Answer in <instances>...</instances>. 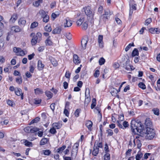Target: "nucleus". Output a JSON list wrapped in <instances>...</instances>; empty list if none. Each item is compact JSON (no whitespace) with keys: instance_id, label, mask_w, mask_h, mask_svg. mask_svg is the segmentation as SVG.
Masks as SVG:
<instances>
[{"instance_id":"f257e3e1","label":"nucleus","mask_w":160,"mask_h":160,"mask_svg":"<svg viewBox=\"0 0 160 160\" xmlns=\"http://www.w3.org/2000/svg\"><path fill=\"white\" fill-rule=\"evenodd\" d=\"M131 128L132 131L133 133H135L136 132L135 131L136 129L137 132H138L140 128H143V125L141 122H136L135 120H132L131 122Z\"/></svg>"},{"instance_id":"f03ea898","label":"nucleus","mask_w":160,"mask_h":160,"mask_svg":"<svg viewBox=\"0 0 160 160\" xmlns=\"http://www.w3.org/2000/svg\"><path fill=\"white\" fill-rule=\"evenodd\" d=\"M32 38L31 40V43L32 45H35L37 42H39L41 40L42 34L38 32L36 35L34 33H32L30 35Z\"/></svg>"},{"instance_id":"7ed1b4c3","label":"nucleus","mask_w":160,"mask_h":160,"mask_svg":"<svg viewBox=\"0 0 160 160\" xmlns=\"http://www.w3.org/2000/svg\"><path fill=\"white\" fill-rule=\"evenodd\" d=\"M146 139L151 140L153 139L155 135V133L154 129L150 128H146Z\"/></svg>"},{"instance_id":"20e7f679","label":"nucleus","mask_w":160,"mask_h":160,"mask_svg":"<svg viewBox=\"0 0 160 160\" xmlns=\"http://www.w3.org/2000/svg\"><path fill=\"white\" fill-rule=\"evenodd\" d=\"M79 144L78 143H75L73 147L71 153V156L72 157H76L78 150V147Z\"/></svg>"},{"instance_id":"39448f33","label":"nucleus","mask_w":160,"mask_h":160,"mask_svg":"<svg viewBox=\"0 0 160 160\" xmlns=\"http://www.w3.org/2000/svg\"><path fill=\"white\" fill-rule=\"evenodd\" d=\"M146 129L143 128H140L139 131L137 132L139 133V135L141 138V140H144L145 138L146 139Z\"/></svg>"},{"instance_id":"423d86ee","label":"nucleus","mask_w":160,"mask_h":160,"mask_svg":"<svg viewBox=\"0 0 160 160\" xmlns=\"http://www.w3.org/2000/svg\"><path fill=\"white\" fill-rule=\"evenodd\" d=\"M85 13L88 16L92 18L94 14L91 11V8L90 6H88L86 7L84 10Z\"/></svg>"},{"instance_id":"0eeeda50","label":"nucleus","mask_w":160,"mask_h":160,"mask_svg":"<svg viewBox=\"0 0 160 160\" xmlns=\"http://www.w3.org/2000/svg\"><path fill=\"white\" fill-rule=\"evenodd\" d=\"M85 17L83 16H81L78 19L77 21L76 22V23L77 26H81L83 22L84 21Z\"/></svg>"},{"instance_id":"6e6552de","label":"nucleus","mask_w":160,"mask_h":160,"mask_svg":"<svg viewBox=\"0 0 160 160\" xmlns=\"http://www.w3.org/2000/svg\"><path fill=\"white\" fill-rule=\"evenodd\" d=\"M15 92L17 96H19L21 95V99H23V93L20 88H16L15 89Z\"/></svg>"},{"instance_id":"1a4fd4ad","label":"nucleus","mask_w":160,"mask_h":160,"mask_svg":"<svg viewBox=\"0 0 160 160\" xmlns=\"http://www.w3.org/2000/svg\"><path fill=\"white\" fill-rule=\"evenodd\" d=\"M149 31L152 34H159L160 33V29L158 28H151L149 29Z\"/></svg>"},{"instance_id":"9d476101","label":"nucleus","mask_w":160,"mask_h":160,"mask_svg":"<svg viewBox=\"0 0 160 160\" xmlns=\"http://www.w3.org/2000/svg\"><path fill=\"white\" fill-rule=\"evenodd\" d=\"M109 18V17H107V16H106V15H105L103 14L101 15L100 16L99 22L101 23L102 22H105L108 20Z\"/></svg>"},{"instance_id":"9b49d317","label":"nucleus","mask_w":160,"mask_h":160,"mask_svg":"<svg viewBox=\"0 0 160 160\" xmlns=\"http://www.w3.org/2000/svg\"><path fill=\"white\" fill-rule=\"evenodd\" d=\"M72 25V22L71 20H69L68 18L65 19L64 24V27H69L71 26Z\"/></svg>"},{"instance_id":"f8f14e48","label":"nucleus","mask_w":160,"mask_h":160,"mask_svg":"<svg viewBox=\"0 0 160 160\" xmlns=\"http://www.w3.org/2000/svg\"><path fill=\"white\" fill-rule=\"evenodd\" d=\"M96 142H95L93 147V150L92 152V154L93 155L96 156L98 154L99 152V149L97 146H96Z\"/></svg>"},{"instance_id":"ddd939ff","label":"nucleus","mask_w":160,"mask_h":160,"mask_svg":"<svg viewBox=\"0 0 160 160\" xmlns=\"http://www.w3.org/2000/svg\"><path fill=\"white\" fill-rule=\"evenodd\" d=\"M103 36L100 35L98 36V41L99 44V47L102 48L103 47Z\"/></svg>"},{"instance_id":"4468645a","label":"nucleus","mask_w":160,"mask_h":160,"mask_svg":"<svg viewBox=\"0 0 160 160\" xmlns=\"http://www.w3.org/2000/svg\"><path fill=\"white\" fill-rule=\"evenodd\" d=\"M26 20L24 18H20L18 21V24L21 27H24L26 23Z\"/></svg>"},{"instance_id":"2eb2a0df","label":"nucleus","mask_w":160,"mask_h":160,"mask_svg":"<svg viewBox=\"0 0 160 160\" xmlns=\"http://www.w3.org/2000/svg\"><path fill=\"white\" fill-rule=\"evenodd\" d=\"M73 61L75 64H78L80 62V60L79 59V57L78 55L74 54L73 55Z\"/></svg>"},{"instance_id":"dca6fc26","label":"nucleus","mask_w":160,"mask_h":160,"mask_svg":"<svg viewBox=\"0 0 160 160\" xmlns=\"http://www.w3.org/2000/svg\"><path fill=\"white\" fill-rule=\"evenodd\" d=\"M88 39L87 38H83L82 40L81 45L82 48L85 49L86 48V45L88 42Z\"/></svg>"},{"instance_id":"f3484780","label":"nucleus","mask_w":160,"mask_h":160,"mask_svg":"<svg viewBox=\"0 0 160 160\" xmlns=\"http://www.w3.org/2000/svg\"><path fill=\"white\" fill-rule=\"evenodd\" d=\"M85 98L84 102V105H88L91 100L90 96L89 94L88 95V96H87L86 94V92H85Z\"/></svg>"},{"instance_id":"a211bd4d","label":"nucleus","mask_w":160,"mask_h":160,"mask_svg":"<svg viewBox=\"0 0 160 160\" xmlns=\"http://www.w3.org/2000/svg\"><path fill=\"white\" fill-rule=\"evenodd\" d=\"M145 123L147 126L146 128L150 127L152 125V122L150 121V118H147L145 121Z\"/></svg>"},{"instance_id":"6ab92c4d","label":"nucleus","mask_w":160,"mask_h":160,"mask_svg":"<svg viewBox=\"0 0 160 160\" xmlns=\"http://www.w3.org/2000/svg\"><path fill=\"white\" fill-rule=\"evenodd\" d=\"M11 30L12 31H13L15 32H18L21 31V29L18 26L12 27L11 28Z\"/></svg>"},{"instance_id":"aec40b11","label":"nucleus","mask_w":160,"mask_h":160,"mask_svg":"<svg viewBox=\"0 0 160 160\" xmlns=\"http://www.w3.org/2000/svg\"><path fill=\"white\" fill-rule=\"evenodd\" d=\"M61 27H57L53 30L52 33L54 34H58L61 32Z\"/></svg>"},{"instance_id":"412c9836","label":"nucleus","mask_w":160,"mask_h":160,"mask_svg":"<svg viewBox=\"0 0 160 160\" xmlns=\"http://www.w3.org/2000/svg\"><path fill=\"white\" fill-rule=\"evenodd\" d=\"M44 65L42 63V62L41 60H39L38 62V67L39 70H42L44 67Z\"/></svg>"},{"instance_id":"4be33fe9","label":"nucleus","mask_w":160,"mask_h":160,"mask_svg":"<svg viewBox=\"0 0 160 160\" xmlns=\"http://www.w3.org/2000/svg\"><path fill=\"white\" fill-rule=\"evenodd\" d=\"M18 16L17 14L14 13L12 16L11 18L10 19V22H14L17 19Z\"/></svg>"},{"instance_id":"5701e85b","label":"nucleus","mask_w":160,"mask_h":160,"mask_svg":"<svg viewBox=\"0 0 160 160\" xmlns=\"http://www.w3.org/2000/svg\"><path fill=\"white\" fill-rule=\"evenodd\" d=\"M48 140L46 138H42L40 141V145H43L47 143Z\"/></svg>"},{"instance_id":"b1692460","label":"nucleus","mask_w":160,"mask_h":160,"mask_svg":"<svg viewBox=\"0 0 160 160\" xmlns=\"http://www.w3.org/2000/svg\"><path fill=\"white\" fill-rule=\"evenodd\" d=\"M38 14L41 16V17L42 18L47 15V14H46V12L43 10H40Z\"/></svg>"},{"instance_id":"393cba45","label":"nucleus","mask_w":160,"mask_h":160,"mask_svg":"<svg viewBox=\"0 0 160 160\" xmlns=\"http://www.w3.org/2000/svg\"><path fill=\"white\" fill-rule=\"evenodd\" d=\"M92 122L90 120L87 121L85 123L86 126L89 129L92 126Z\"/></svg>"},{"instance_id":"a878e982","label":"nucleus","mask_w":160,"mask_h":160,"mask_svg":"<svg viewBox=\"0 0 160 160\" xmlns=\"http://www.w3.org/2000/svg\"><path fill=\"white\" fill-rule=\"evenodd\" d=\"M139 54L137 48H134L132 52V56L134 57L135 56H138Z\"/></svg>"},{"instance_id":"bb28decb","label":"nucleus","mask_w":160,"mask_h":160,"mask_svg":"<svg viewBox=\"0 0 160 160\" xmlns=\"http://www.w3.org/2000/svg\"><path fill=\"white\" fill-rule=\"evenodd\" d=\"M66 146L65 145H63L62 147L59 148L57 150V152L58 153H61L63 150L66 148Z\"/></svg>"},{"instance_id":"cd10ccee","label":"nucleus","mask_w":160,"mask_h":160,"mask_svg":"<svg viewBox=\"0 0 160 160\" xmlns=\"http://www.w3.org/2000/svg\"><path fill=\"white\" fill-rule=\"evenodd\" d=\"M45 93L49 99L51 98L53 95V94L50 91H46Z\"/></svg>"},{"instance_id":"c85d7f7f","label":"nucleus","mask_w":160,"mask_h":160,"mask_svg":"<svg viewBox=\"0 0 160 160\" xmlns=\"http://www.w3.org/2000/svg\"><path fill=\"white\" fill-rule=\"evenodd\" d=\"M82 28L84 30H86L88 27V22L87 21H85L82 24Z\"/></svg>"},{"instance_id":"c756f323","label":"nucleus","mask_w":160,"mask_h":160,"mask_svg":"<svg viewBox=\"0 0 160 160\" xmlns=\"http://www.w3.org/2000/svg\"><path fill=\"white\" fill-rule=\"evenodd\" d=\"M117 90L115 88H113L111 91V93L112 95L113 96H115L117 95L118 93Z\"/></svg>"},{"instance_id":"7c9ffc66","label":"nucleus","mask_w":160,"mask_h":160,"mask_svg":"<svg viewBox=\"0 0 160 160\" xmlns=\"http://www.w3.org/2000/svg\"><path fill=\"white\" fill-rule=\"evenodd\" d=\"M143 154L141 153L140 151H139L136 156V160H140V159L142 157Z\"/></svg>"},{"instance_id":"2f4dec72","label":"nucleus","mask_w":160,"mask_h":160,"mask_svg":"<svg viewBox=\"0 0 160 160\" xmlns=\"http://www.w3.org/2000/svg\"><path fill=\"white\" fill-rule=\"evenodd\" d=\"M154 87L157 91L160 90V78L157 82V87L155 86Z\"/></svg>"},{"instance_id":"473e14b6","label":"nucleus","mask_w":160,"mask_h":160,"mask_svg":"<svg viewBox=\"0 0 160 160\" xmlns=\"http://www.w3.org/2000/svg\"><path fill=\"white\" fill-rule=\"evenodd\" d=\"M51 62L54 66H56L58 65L57 61L54 58H51Z\"/></svg>"},{"instance_id":"72a5a7b5","label":"nucleus","mask_w":160,"mask_h":160,"mask_svg":"<svg viewBox=\"0 0 160 160\" xmlns=\"http://www.w3.org/2000/svg\"><path fill=\"white\" fill-rule=\"evenodd\" d=\"M53 128H55L57 129H60L62 127V125L59 123H54L53 124Z\"/></svg>"},{"instance_id":"f704fd0d","label":"nucleus","mask_w":160,"mask_h":160,"mask_svg":"<svg viewBox=\"0 0 160 160\" xmlns=\"http://www.w3.org/2000/svg\"><path fill=\"white\" fill-rule=\"evenodd\" d=\"M16 81L19 84H20L22 83V77L21 76H19L18 77L16 78Z\"/></svg>"},{"instance_id":"c9c22d12","label":"nucleus","mask_w":160,"mask_h":160,"mask_svg":"<svg viewBox=\"0 0 160 160\" xmlns=\"http://www.w3.org/2000/svg\"><path fill=\"white\" fill-rule=\"evenodd\" d=\"M42 0H38L33 3V5L36 7H38L40 3H42Z\"/></svg>"},{"instance_id":"e433bc0d","label":"nucleus","mask_w":160,"mask_h":160,"mask_svg":"<svg viewBox=\"0 0 160 160\" xmlns=\"http://www.w3.org/2000/svg\"><path fill=\"white\" fill-rule=\"evenodd\" d=\"M138 87L142 89H145L146 88L145 85L143 82H140L138 84Z\"/></svg>"},{"instance_id":"4c0bfd02","label":"nucleus","mask_w":160,"mask_h":160,"mask_svg":"<svg viewBox=\"0 0 160 160\" xmlns=\"http://www.w3.org/2000/svg\"><path fill=\"white\" fill-rule=\"evenodd\" d=\"M45 43L46 45L50 46L52 44V42L49 39V37L48 39L45 41Z\"/></svg>"},{"instance_id":"58836bf2","label":"nucleus","mask_w":160,"mask_h":160,"mask_svg":"<svg viewBox=\"0 0 160 160\" xmlns=\"http://www.w3.org/2000/svg\"><path fill=\"white\" fill-rule=\"evenodd\" d=\"M43 154L45 155H49L51 153V151L48 149L42 151Z\"/></svg>"},{"instance_id":"ea45409f","label":"nucleus","mask_w":160,"mask_h":160,"mask_svg":"<svg viewBox=\"0 0 160 160\" xmlns=\"http://www.w3.org/2000/svg\"><path fill=\"white\" fill-rule=\"evenodd\" d=\"M112 13L110 11L108 10H107L105 11L104 15H106L107 17H110V15L112 14Z\"/></svg>"},{"instance_id":"a19ab883","label":"nucleus","mask_w":160,"mask_h":160,"mask_svg":"<svg viewBox=\"0 0 160 160\" xmlns=\"http://www.w3.org/2000/svg\"><path fill=\"white\" fill-rule=\"evenodd\" d=\"M40 118L38 117L32 120L30 123V124H31L34 123H36L39 121Z\"/></svg>"},{"instance_id":"79ce46f5","label":"nucleus","mask_w":160,"mask_h":160,"mask_svg":"<svg viewBox=\"0 0 160 160\" xmlns=\"http://www.w3.org/2000/svg\"><path fill=\"white\" fill-rule=\"evenodd\" d=\"M38 25V23L36 22H34L32 23L31 25L30 28H34L36 27Z\"/></svg>"},{"instance_id":"37998d69","label":"nucleus","mask_w":160,"mask_h":160,"mask_svg":"<svg viewBox=\"0 0 160 160\" xmlns=\"http://www.w3.org/2000/svg\"><path fill=\"white\" fill-rule=\"evenodd\" d=\"M35 93L36 94H39L40 93H42L43 92L42 90L39 88H37L34 89Z\"/></svg>"},{"instance_id":"c03bdc74","label":"nucleus","mask_w":160,"mask_h":160,"mask_svg":"<svg viewBox=\"0 0 160 160\" xmlns=\"http://www.w3.org/2000/svg\"><path fill=\"white\" fill-rule=\"evenodd\" d=\"M105 61V59L103 58H101L99 60V63L100 65L103 64Z\"/></svg>"},{"instance_id":"a18cd8bd","label":"nucleus","mask_w":160,"mask_h":160,"mask_svg":"<svg viewBox=\"0 0 160 160\" xmlns=\"http://www.w3.org/2000/svg\"><path fill=\"white\" fill-rule=\"evenodd\" d=\"M96 100L95 98L92 99V102L91 104V107L92 109H93L96 106Z\"/></svg>"},{"instance_id":"49530a36","label":"nucleus","mask_w":160,"mask_h":160,"mask_svg":"<svg viewBox=\"0 0 160 160\" xmlns=\"http://www.w3.org/2000/svg\"><path fill=\"white\" fill-rule=\"evenodd\" d=\"M134 46L133 43H129L125 48V50L126 52L128 51L129 49L131 48V46Z\"/></svg>"},{"instance_id":"de8ad7c7","label":"nucleus","mask_w":160,"mask_h":160,"mask_svg":"<svg viewBox=\"0 0 160 160\" xmlns=\"http://www.w3.org/2000/svg\"><path fill=\"white\" fill-rule=\"evenodd\" d=\"M42 18L43 21L45 23L48 22L49 20V17L48 15Z\"/></svg>"},{"instance_id":"09e8293b","label":"nucleus","mask_w":160,"mask_h":160,"mask_svg":"<svg viewBox=\"0 0 160 160\" xmlns=\"http://www.w3.org/2000/svg\"><path fill=\"white\" fill-rule=\"evenodd\" d=\"M45 30L48 32H50L52 31V28L50 25H47L45 27Z\"/></svg>"},{"instance_id":"8fccbe9b","label":"nucleus","mask_w":160,"mask_h":160,"mask_svg":"<svg viewBox=\"0 0 160 160\" xmlns=\"http://www.w3.org/2000/svg\"><path fill=\"white\" fill-rule=\"evenodd\" d=\"M123 68H125L126 70L129 71L130 70L131 68V65L129 64H128L126 63H125V64H124Z\"/></svg>"},{"instance_id":"3c124183","label":"nucleus","mask_w":160,"mask_h":160,"mask_svg":"<svg viewBox=\"0 0 160 160\" xmlns=\"http://www.w3.org/2000/svg\"><path fill=\"white\" fill-rule=\"evenodd\" d=\"M81 111L80 109H77L74 112L75 116L78 117L79 116V113Z\"/></svg>"},{"instance_id":"603ef678","label":"nucleus","mask_w":160,"mask_h":160,"mask_svg":"<svg viewBox=\"0 0 160 160\" xmlns=\"http://www.w3.org/2000/svg\"><path fill=\"white\" fill-rule=\"evenodd\" d=\"M154 113L157 115H158L159 114V110L157 108H154L152 109Z\"/></svg>"},{"instance_id":"864d4df0","label":"nucleus","mask_w":160,"mask_h":160,"mask_svg":"<svg viewBox=\"0 0 160 160\" xmlns=\"http://www.w3.org/2000/svg\"><path fill=\"white\" fill-rule=\"evenodd\" d=\"M39 131V129L36 127H31V133H34L37 131Z\"/></svg>"},{"instance_id":"5fc2aeb1","label":"nucleus","mask_w":160,"mask_h":160,"mask_svg":"<svg viewBox=\"0 0 160 160\" xmlns=\"http://www.w3.org/2000/svg\"><path fill=\"white\" fill-rule=\"evenodd\" d=\"M24 143L25 146L28 147H30L32 144V142H29L27 140H25Z\"/></svg>"},{"instance_id":"6e6d98bb","label":"nucleus","mask_w":160,"mask_h":160,"mask_svg":"<svg viewBox=\"0 0 160 160\" xmlns=\"http://www.w3.org/2000/svg\"><path fill=\"white\" fill-rule=\"evenodd\" d=\"M24 131L25 132L27 133L31 132V127H27L24 128Z\"/></svg>"},{"instance_id":"4d7b16f0","label":"nucleus","mask_w":160,"mask_h":160,"mask_svg":"<svg viewBox=\"0 0 160 160\" xmlns=\"http://www.w3.org/2000/svg\"><path fill=\"white\" fill-rule=\"evenodd\" d=\"M26 53H25V52L21 49V50L19 51L18 53L16 54V55L18 56H23Z\"/></svg>"},{"instance_id":"13d9d810","label":"nucleus","mask_w":160,"mask_h":160,"mask_svg":"<svg viewBox=\"0 0 160 160\" xmlns=\"http://www.w3.org/2000/svg\"><path fill=\"white\" fill-rule=\"evenodd\" d=\"M136 143L137 148H140L142 146V144L141 143L140 140L138 139L136 141Z\"/></svg>"},{"instance_id":"bf43d9fd","label":"nucleus","mask_w":160,"mask_h":160,"mask_svg":"<svg viewBox=\"0 0 160 160\" xmlns=\"http://www.w3.org/2000/svg\"><path fill=\"white\" fill-rule=\"evenodd\" d=\"M152 22V19L150 18L147 19L145 21V25H148V24Z\"/></svg>"},{"instance_id":"052dcab7","label":"nucleus","mask_w":160,"mask_h":160,"mask_svg":"<svg viewBox=\"0 0 160 160\" xmlns=\"http://www.w3.org/2000/svg\"><path fill=\"white\" fill-rule=\"evenodd\" d=\"M104 160H109L110 159V154L108 153H107L105 154L104 156Z\"/></svg>"},{"instance_id":"680f3d73","label":"nucleus","mask_w":160,"mask_h":160,"mask_svg":"<svg viewBox=\"0 0 160 160\" xmlns=\"http://www.w3.org/2000/svg\"><path fill=\"white\" fill-rule=\"evenodd\" d=\"M21 50V48H20L14 47L13 48V51L17 54H18L19 51Z\"/></svg>"},{"instance_id":"e2e57ef3","label":"nucleus","mask_w":160,"mask_h":160,"mask_svg":"<svg viewBox=\"0 0 160 160\" xmlns=\"http://www.w3.org/2000/svg\"><path fill=\"white\" fill-rule=\"evenodd\" d=\"M107 132L108 133V136H112L113 134V133L112 130L111 129H109L107 130Z\"/></svg>"},{"instance_id":"0e129e2a","label":"nucleus","mask_w":160,"mask_h":160,"mask_svg":"<svg viewBox=\"0 0 160 160\" xmlns=\"http://www.w3.org/2000/svg\"><path fill=\"white\" fill-rule=\"evenodd\" d=\"M99 75V71L98 70H96L94 74L95 77L98 78Z\"/></svg>"},{"instance_id":"69168bd1","label":"nucleus","mask_w":160,"mask_h":160,"mask_svg":"<svg viewBox=\"0 0 160 160\" xmlns=\"http://www.w3.org/2000/svg\"><path fill=\"white\" fill-rule=\"evenodd\" d=\"M121 121H117V123L118 126L120 128H123L124 129V128H123L122 125L121 123Z\"/></svg>"},{"instance_id":"338daca9","label":"nucleus","mask_w":160,"mask_h":160,"mask_svg":"<svg viewBox=\"0 0 160 160\" xmlns=\"http://www.w3.org/2000/svg\"><path fill=\"white\" fill-rule=\"evenodd\" d=\"M56 131L55 129V128H51L50 130V132L52 134H55L56 132Z\"/></svg>"},{"instance_id":"774afa93","label":"nucleus","mask_w":160,"mask_h":160,"mask_svg":"<svg viewBox=\"0 0 160 160\" xmlns=\"http://www.w3.org/2000/svg\"><path fill=\"white\" fill-rule=\"evenodd\" d=\"M120 66L118 62H115L113 65V67L115 69L118 68Z\"/></svg>"}]
</instances>
